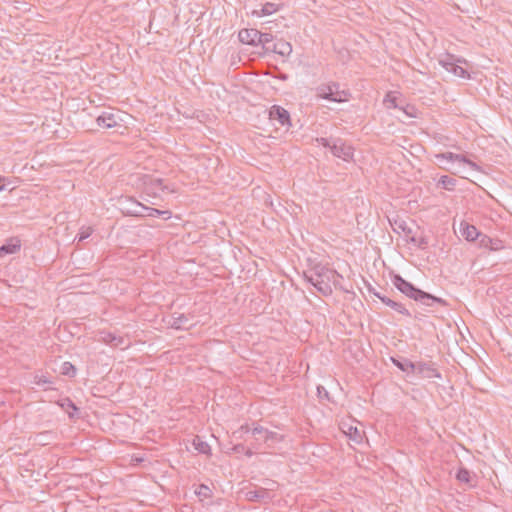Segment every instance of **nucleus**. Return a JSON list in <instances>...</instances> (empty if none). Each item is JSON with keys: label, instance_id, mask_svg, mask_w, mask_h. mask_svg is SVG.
<instances>
[{"label": "nucleus", "instance_id": "nucleus-1", "mask_svg": "<svg viewBox=\"0 0 512 512\" xmlns=\"http://www.w3.org/2000/svg\"><path fill=\"white\" fill-rule=\"evenodd\" d=\"M391 281L402 294L424 306H433L434 304H439L441 306L448 305L445 299L421 290L399 274H393L391 276Z\"/></svg>", "mask_w": 512, "mask_h": 512}, {"label": "nucleus", "instance_id": "nucleus-2", "mask_svg": "<svg viewBox=\"0 0 512 512\" xmlns=\"http://www.w3.org/2000/svg\"><path fill=\"white\" fill-rule=\"evenodd\" d=\"M315 288L324 296L332 294L331 281H335V278H342L336 270L328 268L324 265L317 264L314 266Z\"/></svg>", "mask_w": 512, "mask_h": 512}, {"label": "nucleus", "instance_id": "nucleus-3", "mask_svg": "<svg viewBox=\"0 0 512 512\" xmlns=\"http://www.w3.org/2000/svg\"><path fill=\"white\" fill-rule=\"evenodd\" d=\"M317 97L326 99L332 102L341 103L346 101L347 93L340 90V85L336 82L329 84H321L316 88Z\"/></svg>", "mask_w": 512, "mask_h": 512}, {"label": "nucleus", "instance_id": "nucleus-4", "mask_svg": "<svg viewBox=\"0 0 512 512\" xmlns=\"http://www.w3.org/2000/svg\"><path fill=\"white\" fill-rule=\"evenodd\" d=\"M461 62L466 63L465 60L455 58V56L452 54H446L444 58L439 60V64L448 72L454 74L457 77L469 79L470 75L468 71L457 64Z\"/></svg>", "mask_w": 512, "mask_h": 512}, {"label": "nucleus", "instance_id": "nucleus-5", "mask_svg": "<svg viewBox=\"0 0 512 512\" xmlns=\"http://www.w3.org/2000/svg\"><path fill=\"white\" fill-rule=\"evenodd\" d=\"M330 151L335 157H338L346 162L353 161L354 148L341 138H335L332 141Z\"/></svg>", "mask_w": 512, "mask_h": 512}, {"label": "nucleus", "instance_id": "nucleus-6", "mask_svg": "<svg viewBox=\"0 0 512 512\" xmlns=\"http://www.w3.org/2000/svg\"><path fill=\"white\" fill-rule=\"evenodd\" d=\"M136 203V209L129 211L132 216H149V217H162L163 219L171 218V211L159 210L152 207H147L139 202Z\"/></svg>", "mask_w": 512, "mask_h": 512}, {"label": "nucleus", "instance_id": "nucleus-7", "mask_svg": "<svg viewBox=\"0 0 512 512\" xmlns=\"http://www.w3.org/2000/svg\"><path fill=\"white\" fill-rule=\"evenodd\" d=\"M415 373L423 378H441L442 375L436 368L434 362H417L415 365Z\"/></svg>", "mask_w": 512, "mask_h": 512}, {"label": "nucleus", "instance_id": "nucleus-8", "mask_svg": "<svg viewBox=\"0 0 512 512\" xmlns=\"http://www.w3.org/2000/svg\"><path fill=\"white\" fill-rule=\"evenodd\" d=\"M269 119L272 121H277L281 126H291L289 112L279 105H273L269 109Z\"/></svg>", "mask_w": 512, "mask_h": 512}, {"label": "nucleus", "instance_id": "nucleus-9", "mask_svg": "<svg viewBox=\"0 0 512 512\" xmlns=\"http://www.w3.org/2000/svg\"><path fill=\"white\" fill-rule=\"evenodd\" d=\"M189 315L183 313H173L168 320V325L176 330H188L192 324L189 323Z\"/></svg>", "mask_w": 512, "mask_h": 512}, {"label": "nucleus", "instance_id": "nucleus-10", "mask_svg": "<svg viewBox=\"0 0 512 512\" xmlns=\"http://www.w3.org/2000/svg\"><path fill=\"white\" fill-rule=\"evenodd\" d=\"M119 116L113 112L105 111L96 118L97 125L102 128H113L118 124Z\"/></svg>", "mask_w": 512, "mask_h": 512}, {"label": "nucleus", "instance_id": "nucleus-11", "mask_svg": "<svg viewBox=\"0 0 512 512\" xmlns=\"http://www.w3.org/2000/svg\"><path fill=\"white\" fill-rule=\"evenodd\" d=\"M436 157L438 159H446V160H449V161L462 162V163H465V164L469 165L472 169H474L476 171H480L481 170L480 167L475 162L469 160L463 154H455V153H452V152H445V153L437 155Z\"/></svg>", "mask_w": 512, "mask_h": 512}, {"label": "nucleus", "instance_id": "nucleus-12", "mask_svg": "<svg viewBox=\"0 0 512 512\" xmlns=\"http://www.w3.org/2000/svg\"><path fill=\"white\" fill-rule=\"evenodd\" d=\"M259 31L257 29H241L238 33V39L241 43L250 46H258L257 36Z\"/></svg>", "mask_w": 512, "mask_h": 512}, {"label": "nucleus", "instance_id": "nucleus-13", "mask_svg": "<svg viewBox=\"0 0 512 512\" xmlns=\"http://www.w3.org/2000/svg\"><path fill=\"white\" fill-rule=\"evenodd\" d=\"M21 248V241L18 237H11L0 246V257L15 254Z\"/></svg>", "mask_w": 512, "mask_h": 512}, {"label": "nucleus", "instance_id": "nucleus-14", "mask_svg": "<svg viewBox=\"0 0 512 512\" xmlns=\"http://www.w3.org/2000/svg\"><path fill=\"white\" fill-rule=\"evenodd\" d=\"M460 231H461L462 236L467 241H470V242H473L476 240L479 241L480 236L482 234L480 231H478V229L474 225H471L464 221L461 222V224H460Z\"/></svg>", "mask_w": 512, "mask_h": 512}, {"label": "nucleus", "instance_id": "nucleus-15", "mask_svg": "<svg viewBox=\"0 0 512 512\" xmlns=\"http://www.w3.org/2000/svg\"><path fill=\"white\" fill-rule=\"evenodd\" d=\"M456 479L470 487H474L476 485L477 476L467 468L460 467L456 473Z\"/></svg>", "mask_w": 512, "mask_h": 512}, {"label": "nucleus", "instance_id": "nucleus-16", "mask_svg": "<svg viewBox=\"0 0 512 512\" xmlns=\"http://www.w3.org/2000/svg\"><path fill=\"white\" fill-rule=\"evenodd\" d=\"M392 363L399 368L401 371L409 374V373H415V365L416 363L412 362L408 358L405 357H391Z\"/></svg>", "mask_w": 512, "mask_h": 512}, {"label": "nucleus", "instance_id": "nucleus-17", "mask_svg": "<svg viewBox=\"0 0 512 512\" xmlns=\"http://www.w3.org/2000/svg\"><path fill=\"white\" fill-rule=\"evenodd\" d=\"M479 246L483 248H489L492 251H497L503 248L502 241L499 239H493L486 234H481L478 241Z\"/></svg>", "mask_w": 512, "mask_h": 512}, {"label": "nucleus", "instance_id": "nucleus-18", "mask_svg": "<svg viewBox=\"0 0 512 512\" xmlns=\"http://www.w3.org/2000/svg\"><path fill=\"white\" fill-rule=\"evenodd\" d=\"M246 498L249 501H268L270 499V494L265 488H257L254 490H249L246 492Z\"/></svg>", "mask_w": 512, "mask_h": 512}, {"label": "nucleus", "instance_id": "nucleus-19", "mask_svg": "<svg viewBox=\"0 0 512 512\" xmlns=\"http://www.w3.org/2000/svg\"><path fill=\"white\" fill-rule=\"evenodd\" d=\"M271 50L273 53L279 54L281 56H289L292 53V45L283 39H278L275 43H273Z\"/></svg>", "mask_w": 512, "mask_h": 512}, {"label": "nucleus", "instance_id": "nucleus-20", "mask_svg": "<svg viewBox=\"0 0 512 512\" xmlns=\"http://www.w3.org/2000/svg\"><path fill=\"white\" fill-rule=\"evenodd\" d=\"M381 302L402 315L411 316L409 310L400 302L394 301L389 297H381Z\"/></svg>", "mask_w": 512, "mask_h": 512}, {"label": "nucleus", "instance_id": "nucleus-21", "mask_svg": "<svg viewBox=\"0 0 512 512\" xmlns=\"http://www.w3.org/2000/svg\"><path fill=\"white\" fill-rule=\"evenodd\" d=\"M58 404L69 415V418H74V412L79 410L70 398L61 399Z\"/></svg>", "mask_w": 512, "mask_h": 512}, {"label": "nucleus", "instance_id": "nucleus-22", "mask_svg": "<svg viewBox=\"0 0 512 512\" xmlns=\"http://www.w3.org/2000/svg\"><path fill=\"white\" fill-rule=\"evenodd\" d=\"M192 446L196 451L202 454H210L211 447L200 436H195L192 440Z\"/></svg>", "mask_w": 512, "mask_h": 512}, {"label": "nucleus", "instance_id": "nucleus-23", "mask_svg": "<svg viewBox=\"0 0 512 512\" xmlns=\"http://www.w3.org/2000/svg\"><path fill=\"white\" fill-rule=\"evenodd\" d=\"M278 10H279L278 5L271 3V2H267L264 5H262V8L260 11L254 10L253 15H256L258 17L268 16V15L275 13Z\"/></svg>", "mask_w": 512, "mask_h": 512}, {"label": "nucleus", "instance_id": "nucleus-24", "mask_svg": "<svg viewBox=\"0 0 512 512\" xmlns=\"http://www.w3.org/2000/svg\"><path fill=\"white\" fill-rule=\"evenodd\" d=\"M103 341L111 346L119 347L124 344L125 340L121 336H117L113 333H106L103 336Z\"/></svg>", "mask_w": 512, "mask_h": 512}, {"label": "nucleus", "instance_id": "nucleus-25", "mask_svg": "<svg viewBox=\"0 0 512 512\" xmlns=\"http://www.w3.org/2000/svg\"><path fill=\"white\" fill-rule=\"evenodd\" d=\"M456 182H457L456 179H454L450 176H447V175H443L440 177V179L438 181V185L443 189L453 190L454 187L456 186Z\"/></svg>", "mask_w": 512, "mask_h": 512}, {"label": "nucleus", "instance_id": "nucleus-26", "mask_svg": "<svg viewBox=\"0 0 512 512\" xmlns=\"http://www.w3.org/2000/svg\"><path fill=\"white\" fill-rule=\"evenodd\" d=\"M258 46L267 47L269 49V44L274 41V36L271 33H262L259 31V35L257 36Z\"/></svg>", "mask_w": 512, "mask_h": 512}, {"label": "nucleus", "instance_id": "nucleus-27", "mask_svg": "<svg viewBox=\"0 0 512 512\" xmlns=\"http://www.w3.org/2000/svg\"><path fill=\"white\" fill-rule=\"evenodd\" d=\"M393 230L394 232L402 231L405 233L406 236H409L412 234V229L408 227L406 222L404 220H395L393 224Z\"/></svg>", "mask_w": 512, "mask_h": 512}, {"label": "nucleus", "instance_id": "nucleus-28", "mask_svg": "<svg viewBox=\"0 0 512 512\" xmlns=\"http://www.w3.org/2000/svg\"><path fill=\"white\" fill-rule=\"evenodd\" d=\"M76 373H77V369L72 363L66 361L62 364V366H61V374L62 375L73 378L76 376Z\"/></svg>", "mask_w": 512, "mask_h": 512}, {"label": "nucleus", "instance_id": "nucleus-29", "mask_svg": "<svg viewBox=\"0 0 512 512\" xmlns=\"http://www.w3.org/2000/svg\"><path fill=\"white\" fill-rule=\"evenodd\" d=\"M282 439L283 436L274 431H266L265 436H263V440L265 443H276L281 441Z\"/></svg>", "mask_w": 512, "mask_h": 512}, {"label": "nucleus", "instance_id": "nucleus-30", "mask_svg": "<svg viewBox=\"0 0 512 512\" xmlns=\"http://www.w3.org/2000/svg\"><path fill=\"white\" fill-rule=\"evenodd\" d=\"M195 493L202 498H210L212 496V490L205 484H200Z\"/></svg>", "mask_w": 512, "mask_h": 512}, {"label": "nucleus", "instance_id": "nucleus-31", "mask_svg": "<svg viewBox=\"0 0 512 512\" xmlns=\"http://www.w3.org/2000/svg\"><path fill=\"white\" fill-rule=\"evenodd\" d=\"M52 433L49 431H44L41 433H38L35 436V441L41 445L49 444V438L51 437Z\"/></svg>", "mask_w": 512, "mask_h": 512}, {"label": "nucleus", "instance_id": "nucleus-32", "mask_svg": "<svg viewBox=\"0 0 512 512\" xmlns=\"http://www.w3.org/2000/svg\"><path fill=\"white\" fill-rule=\"evenodd\" d=\"M317 395L320 400H330L329 392L322 385L317 386Z\"/></svg>", "mask_w": 512, "mask_h": 512}, {"label": "nucleus", "instance_id": "nucleus-33", "mask_svg": "<svg viewBox=\"0 0 512 512\" xmlns=\"http://www.w3.org/2000/svg\"><path fill=\"white\" fill-rule=\"evenodd\" d=\"M91 234H92V229L90 227L82 229L80 231V233L77 235L78 242H81V241L87 239L88 237H90Z\"/></svg>", "mask_w": 512, "mask_h": 512}, {"label": "nucleus", "instance_id": "nucleus-34", "mask_svg": "<svg viewBox=\"0 0 512 512\" xmlns=\"http://www.w3.org/2000/svg\"><path fill=\"white\" fill-rule=\"evenodd\" d=\"M429 245V240L426 236L418 237L417 247L419 249L425 250Z\"/></svg>", "mask_w": 512, "mask_h": 512}, {"label": "nucleus", "instance_id": "nucleus-35", "mask_svg": "<svg viewBox=\"0 0 512 512\" xmlns=\"http://www.w3.org/2000/svg\"><path fill=\"white\" fill-rule=\"evenodd\" d=\"M304 276L305 279L315 287V278H317V276L314 275V267L311 268L308 272H305Z\"/></svg>", "mask_w": 512, "mask_h": 512}, {"label": "nucleus", "instance_id": "nucleus-36", "mask_svg": "<svg viewBox=\"0 0 512 512\" xmlns=\"http://www.w3.org/2000/svg\"><path fill=\"white\" fill-rule=\"evenodd\" d=\"M316 141L318 144L322 145L323 147L329 148L331 150L332 142L324 137L316 138Z\"/></svg>", "mask_w": 512, "mask_h": 512}, {"label": "nucleus", "instance_id": "nucleus-37", "mask_svg": "<svg viewBox=\"0 0 512 512\" xmlns=\"http://www.w3.org/2000/svg\"><path fill=\"white\" fill-rule=\"evenodd\" d=\"M266 431H268L267 429H265L264 427L262 426H256L252 429V435L254 436H257V435H263L265 436L266 434Z\"/></svg>", "mask_w": 512, "mask_h": 512}, {"label": "nucleus", "instance_id": "nucleus-38", "mask_svg": "<svg viewBox=\"0 0 512 512\" xmlns=\"http://www.w3.org/2000/svg\"><path fill=\"white\" fill-rule=\"evenodd\" d=\"M351 438L356 442L361 441L362 436H361L360 432L357 430V428L354 429V433H353V436L351 435Z\"/></svg>", "mask_w": 512, "mask_h": 512}, {"label": "nucleus", "instance_id": "nucleus-39", "mask_svg": "<svg viewBox=\"0 0 512 512\" xmlns=\"http://www.w3.org/2000/svg\"><path fill=\"white\" fill-rule=\"evenodd\" d=\"M233 450H234L236 453H244V451H245V446H244L243 444H236V445H234Z\"/></svg>", "mask_w": 512, "mask_h": 512}, {"label": "nucleus", "instance_id": "nucleus-40", "mask_svg": "<svg viewBox=\"0 0 512 512\" xmlns=\"http://www.w3.org/2000/svg\"><path fill=\"white\" fill-rule=\"evenodd\" d=\"M408 239H407V242L417 246V241H418V237H416L415 235L413 234H410L409 236H407Z\"/></svg>", "mask_w": 512, "mask_h": 512}, {"label": "nucleus", "instance_id": "nucleus-41", "mask_svg": "<svg viewBox=\"0 0 512 512\" xmlns=\"http://www.w3.org/2000/svg\"><path fill=\"white\" fill-rule=\"evenodd\" d=\"M5 180H6L5 177L0 176V192L5 189V183H4Z\"/></svg>", "mask_w": 512, "mask_h": 512}, {"label": "nucleus", "instance_id": "nucleus-42", "mask_svg": "<svg viewBox=\"0 0 512 512\" xmlns=\"http://www.w3.org/2000/svg\"><path fill=\"white\" fill-rule=\"evenodd\" d=\"M47 383H51L49 380H47L45 377H41L39 381L37 382L38 385H44Z\"/></svg>", "mask_w": 512, "mask_h": 512}, {"label": "nucleus", "instance_id": "nucleus-43", "mask_svg": "<svg viewBox=\"0 0 512 512\" xmlns=\"http://www.w3.org/2000/svg\"><path fill=\"white\" fill-rule=\"evenodd\" d=\"M244 454L248 457H251L253 455V451L250 448L245 447Z\"/></svg>", "mask_w": 512, "mask_h": 512}, {"label": "nucleus", "instance_id": "nucleus-44", "mask_svg": "<svg viewBox=\"0 0 512 512\" xmlns=\"http://www.w3.org/2000/svg\"><path fill=\"white\" fill-rule=\"evenodd\" d=\"M276 41H273L272 43L269 44V49L267 47H262L264 49L265 52H272L271 50V47H273V43H275Z\"/></svg>", "mask_w": 512, "mask_h": 512}, {"label": "nucleus", "instance_id": "nucleus-45", "mask_svg": "<svg viewBox=\"0 0 512 512\" xmlns=\"http://www.w3.org/2000/svg\"><path fill=\"white\" fill-rule=\"evenodd\" d=\"M339 279H340V278H335V281H331V283H332L335 287H337V286H338V284H339Z\"/></svg>", "mask_w": 512, "mask_h": 512}, {"label": "nucleus", "instance_id": "nucleus-46", "mask_svg": "<svg viewBox=\"0 0 512 512\" xmlns=\"http://www.w3.org/2000/svg\"><path fill=\"white\" fill-rule=\"evenodd\" d=\"M373 294L381 300V297H385L384 295H381L379 292H373Z\"/></svg>", "mask_w": 512, "mask_h": 512}, {"label": "nucleus", "instance_id": "nucleus-47", "mask_svg": "<svg viewBox=\"0 0 512 512\" xmlns=\"http://www.w3.org/2000/svg\"><path fill=\"white\" fill-rule=\"evenodd\" d=\"M162 182H163V180H162V179H157V180H156V184H157V185H159V186H161V185H162Z\"/></svg>", "mask_w": 512, "mask_h": 512}, {"label": "nucleus", "instance_id": "nucleus-48", "mask_svg": "<svg viewBox=\"0 0 512 512\" xmlns=\"http://www.w3.org/2000/svg\"><path fill=\"white\" fill-rule=\"evenodd\" d=\"M241 429H245L246 431H248V426H241Z\"/></svg>", "mask_w": 512, "mask_h": 512}]
</instances>
